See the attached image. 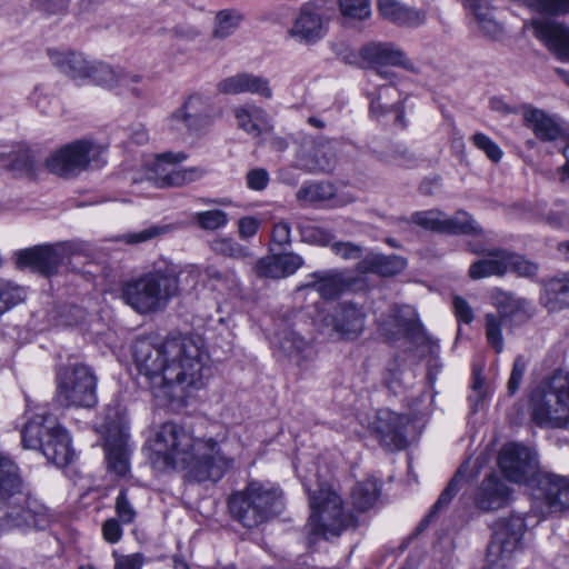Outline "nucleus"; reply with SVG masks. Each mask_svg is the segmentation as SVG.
<instances>
[{"mask_svg": "<svg viewBox=\"0 0 569 569\" xmlns=\"http://www.w3.org/2000/svg\"><path fill=\"white\" fill-rule=\"evenodd\" d=\"M132 356L153 396L170 403H183L188 389L202 386L204 371L208 370L200 345L184 335H171L163 339L140 337L133 342Z\"/></svg>", "mask_w": 569, "mask_h": 569, "instance_id": "f257e3e1", "label": "nucleus"}, {"mask_svg": "<svg viewBox=\"0 0 569 569\" xmlns=\"http://www.w3.org/2000/svg\"><path fill=\"white\" fill-rule=\"evenodd\" d=\"M152 451L161 468L182 469L197 481H218L232 467L233 460L212 439L194 438L184 427L166 422L157 431Z\"/></svg>", "mask_w": 569, "mask_h": 569, "instance_id": "f03ea898", "label": "nucleus"}, {"mask_svg": "<svg viewBox=\"0 0 569 569\" xmlns=\"http://www.w3.org/2000/svg\"><path fill=\"white\" fill-rule=\"evenodd\" d=\"M0 500L7 526L46 529L50 523L47 508L24 489L18 466L0 452Z\"/></svg>", "mask_w": 569, "mask_h": 569, "instance_id": "7ed1b4c3", "label": "nucleus"}, {"mask_svg": "<svg viewBox=\"0 0 569 569\" xmlns=\"http://www.w3.org/2000/svg\"><path fill=\"white\" fill-rule=\"evenodd\" d=\"M179 283L176 269L157 267L122 284L121 297L139 313H150L164 309L178 295Z\"/></svg>", "mask_w": 569, "mask_h": 569, "instance_id": "20e7f679", "label": "nucleus"}, {"mask_svg": "<svg viewBox=\"0 0 569 569\" xmlns=\"http://www.w3.org/2000/svg\"><path fill=\"white\" fill-rule=\"evenodd\" d=\"M26 449L40 450L48 461L64 467L73 459L71 439L58 419L47 412L31 416L21 432Z\"/></svg>", "mask_w": 569, "mask_h": 569, "instance_id": "39448f33", "label": "nucleus"}, {"mask_svg": "<svg viewBox=\"0 0 569 569\" xmlns=\"http://www.w3.org/2000/svg\"><path fill=\"white\" fill-rule=\"evenodd\" d=\"M311 513L306 525L309 536L329 539L338 537L349 527L356 526V518L346 513L340 496L326 483H319L318 489H307Z\"/></svg>", "mask_w": 569, "mask_h": 569, "instance_id": "423d86ee", "label": "nucleus"}, {"mask_svg": "<svg viewBox=\"0 0 569 569\" xmlns=\"http://www.w3.org/2000/svg\"><path fill=\"white\" fill-rule=\"evenodd\" d=\"M492 300L497 312L485 316L486 340L496 353H501L505 349L502 330L509 332L525 323L532 316V307L529 300L503 290H497Z\"/></svg>", "mask_w": 569, "mask_h": 569, "instance_id": "0eeeda50", "label": "nucleus"}, {"mask_svg": "<svg viewBox=\"0 0 569 569\" xmlns=\"http://www.w3.org/2000/svg\"><path fill=\"white\" fill-rule=\"evenodd\" d=\"M335 7V0H309L302 3L287 28L286 37L300 46L319 43L328 34Z\"/></svg>", "mask_w": 569, "mask_h": 569, "instance_id": "6e6552de", "label": "nucleus"}, {"mask_svg": "<svg viewBox=\"0 0 569 569\" xmlns=\"http://www.w3.org/2000/svg\"><path fill=\"white\" fill-rule=\"evenodd\" d=\"M532 420L541 428H562L569 422V375L555 372L532 407Z\"/></svg>", "mask_w": 569, "mask_h": 569, "instance_id": "1a4fd4ad", "label": "nucleus"}, {"mask_svg": "<svg viewBox=\"0 0 569 569\" xmlns=\"http://www.w3.org/2000/svg\"><path fill=\"white\" fill-rule=\"evenodd\" d=\"M57 380L59 405L91 408L97 403V378L89 367L82 363L66 367L58 372Z\"/></svg>", "mask_w": 569, "mask_h": 569, "instance_id": "9d476101", "label": "nucleus"}, {"mask_svg": "<svg viewBox=\"0 0 569 569\" xmlns=\"http://www.w3.org/2000/svg\"><path fill=\"white\" fill-rule=\"evenodd\" d=\"M531 508L540 518L569 510V478L553 472H538L531 483Z\"/></svg>", "mask_w": 569, "mask_h": 569, "instance_id": "9b49d317", "label": "nucleus"}, {"mask_svg": "<svg viewBox=\"0 0 569 569\" xmlns=\"http://www.w3.org/2000/svg\"><path fill=\"white\" fill-rule=\"evenodd\" d=\"M522 516L512 515L496 522L492 539L488 546V561L492 565L507 567L508 561L521 550L522 537L526 532Z\"/></svg>", "mask_w": 569, "mask_h": 569, "instance_id": "f8f14e48", "label": "nucleus"}, {"mask_svg": "<svg viewBox=\"0 0 569 569\" xmlns=\"http://www.w3.org/2000/svg\"><path fill=\"white\" fill-rule=\"evenodd\" d=\"M380 332L389 340L408 339L420 347L430 342L416 310L410 306L392 307L386 317L379 319Z\"/></svg>", "mask_w": 569, "mask_h": 569, "instance_id": "ddd939ff", "label": "nucleus"}, {"mask_svg": "<svg viewBox=\"0 0 569 569\" xmlns=\"http://www.w3.org/2000/svg\"><path fill=\"white\" fill-rule=\"evenodd\" d=\"M498 466L503 476L516 483H533L535 477L540 472L537 452L516 442L507 443L500 449Z\"/></svg>", "mask_w": 569, "mask_h": 569, "instance_id": "4468645a", "label": "nucleus"}, {"mask_svg": "<svg viewBox=\"0 0 569 569\" xmlns=\"http://www.w3.org/2000/svg\"><path fill=\"white\" fill-rule=\"evenodd\" d=\"M337 163L336 143L323 138L303 136L296 153L295 167L308 173L331 172Z\"/></svg>", "mask_w": 569, "mask_h": 569, "instance_id": "2eb2a0df", "label": "nucleus"}, {"mask_svg": "<svg viewBox=\"0 0 569 569\" xmlns=\"http://www.w3.org/2000/svg\"><path fill=\"white\" fill-rule=\"evenodd\" d=\"M99 153V149L90 141L78 140L66 144L54 152L48 160V169L58 176L69 177L86 170Z\"/></svg>", "mask_w": 569, "mask_h": 569, "instance_id": "dca6fc26", "label": "nucleus"}, {"mask_svg": "<svg viewBox=\"0 0 569 569\" xmlns=\"http://www.w3.org/2000/svg\"><path fill=\"white\" fill-rule=\"evenodd\" d=\"M184 152H163L156 157L152 179L161 188L182 187L199 180L204 171L199 167L180 168L178 163L184 161Z\"/></svg>", "mask_w": 569, "mask_h": 569, "instance_id": "f3484780", "label": "nucleus"}, {"mask_svg": "<svg viewBox=\"0 0 569 569\" xmlns=\"http://www.w3.org/2000/svg\"><path fill=\"white\" fill-rule=\"evenodd\" d=\"M535 38L546 46L560 61L569 62V28L552 18L538 17L523 22Z\"/></svg>", "mask_w": 569, "mask_h": 569, "instance_id": "a211bd4d", "label": "nucleus"}, {"mask_svg": "<svg viewBox=\"0 0 569 569\" xmlns=\"http://www.w3.org/2000/svg\"><path fill=\"white\" fill-rule=\"evenodd\" d=\"M362 58L372 66V71L381 78L393 81L395 73L388 67H401L410 72H417V67L396 44L390 42H373L362 48Z\"/></svg>", "mask_w": 569, "mask_h": 569, "instance_id": "6ab92c4d", "label": "nucleus"}, {"mask_svg": "<svg viewBox=\"0 0 569 569\" xmlns=\"http://www.w3.org/2000/svg\"><path fill=\"white\" fill-rule=\"evenodd\" d=\"M322 321L339 338L355 340L365 330L366 312L356 303L345 301L338 303Z\"/></svg>", "mask_w": 569, "mask_h": 569, "instance_id": "aec40b11", "label": "nucleus"}, {"mask_svg": "<svg viewBox=\"0 0 569 569\" xmlns=\"http://www.w3.org/2000/svg\"><path fill=\"white\" fill-rule=\"evenodd\" d=\"M470 252L482 258L469 267V277L479 280L488 277H502L508 272V250L502 248H488L477 240L468 242Z\"/></svg>", "mask_w": 569, "mask_h": 569, "instance_id": "412c9836", "label": "nucleus"}, {"mask_svg": "<svg viewBox=\"0 0 569 569\" xmlns=\"http://www.w3.org/2000/svg\"><path fill=\"white\" fill-rule=\"evenodd\" d=\"M249 498L262 510V515L269 521L282 513L286 507L282 489L270 481L251 480L243 488Z\"/></svg>", "mask_w": 569, "mask_h": 569, "instance_id": "4be33fe9", "label": "nucleus"}, {"mask_svg": "<svg viewBox=\"0 0 569 569\" xmlns=\"http://www.w3.org/2000/svg\"><path fill=\"white\" fill-rule=\"evenodd\" d=\"M512 497V489L496 473L487 476L476 489L473 500L482 511H495L506 507Z\"/></svg>", "mask_w": 569, "mask_h": 569, "instance_id": "5701e85b", "label": "nucleus"}, {"mask_svg": "<svg viewBox=\"0 0 569 569\" xmlns=\"http://www.w3.org/2000/svg\"><path fill=\"white\" fill-rule=\"evenodd\" d=\"M19 269L31 268L42 274L54 273L63 260L60 249L51 246H37L16 253Z\"/></svg>", "mask_w": 569, "mask_h": 569, "instance_id": "b1692460", "label": "nucleus"}, {"mask_svg": "<svg viewBox=\"0 0 569 569\" xmlns=\"http://www.w3.org/2000/svg\"><path fill=\"white\" fill-rule=\"evenodd\" d=\"M173 130L183 129L197 131L210 122L206 100L199 94L190 96L187 101L174 111L170 119Z\"/></svg>", "mask_w": 569, "mask_h": 569, "instance_id": "393cba45", "label": "nucleus"}, {"mask_svg": "<svg viewBox=\"0 0 569 569\" xmlns=\"http://www.w3.org/2000/svg\"><path fill=\"white\" fill-rule=\"evenodd\" d=\"M408 418L391 411H380L376 423V436L388 450H401L407 445Z\"/></svg>", "mask_w": 569, "mask_h": 569, "instance_id": "a878e982", "label": "nucleus"}, {"mask_svg": "<svg viewBox=\"0 0 569 569\" xmlns=\"http://www.w3.org/2000/svg\"><path fill=\"white\" fill-rule=\"evenodd\" d=\"M141 77L138 74H130L121 69H114L103 62H94L92 68V76L90 81L104 87L109 90H117L119 93L122 89L128 88L136 97H141L142 91L136 87Z\"/></svg>", "mask_w": 569, "mask_h": 569, "instance_id": "bb28decb", "label": "nucleus"}, {"mask_svg": "<svg viewBox=\"0 0 569 569\" xmlns=\"http://www.w3.org/2000/svg\"><path fill=\"white\" fill-rule=\"evenodd\" d=\"M217 90L223 94L252 93L266 99L272 97L268 79L248 72H240L222 79L218 82Z\"/></svg>", "mask_w": 569, "mask_h": 569, "instance_id": "cd10ccee", "label": "nucleus"}, {"mask_svg": "<svg viewBox=\"0 0 569 569\" xmlns=\"http://www.w3.org/2000/svg\"><path fill=\"white\" fill-rule=\"evenodd\" d=\"M370 114L378 121H381L389 113L395 114L393 122L406 127L403 107L398 101H390L391 98H398V90L393 86H380L375 91L369 92Z\"/></svg>", "mask_w": 569, "mask_h": 569, "instance_id": "c85d7f7f", "label": "nucleus"}, {"mask_svg": "<svg viewBox=\"0 0 569 569\" xmlns=\"http://www.w3.org/2000/svg\"><path fill=\"white\" fill-rule=\"evenodd\" d=\"M228 508L231 517L247 529L258 528L268 522L262 510L248 497L243 489L234 491L228 499Z\"/></svg>", "mask_w": 569, "mask_h": 569, "instance_id": "c756f323", "label": "nucleus"}, {"mask_svg": "<svg viewBox=\"0 0 569 569\" xmlns=\"http://www.w3.org/2000/svg\"><path fill=\"white\" fill-rule=\"evenodd\" d=\"M47 53L52 64L73 80H90L94 62L88 61L83 54L57 49H48Z\"/></svg>", "mask_w": 569, "mask_h": 569, "instance_id": "7c9ffc66", "label": "nucleus"}, {"mask_svg": "<svg viewBox=\"0 0 569 569\" xmlns=\"http://www.w3.org/2000/svg\"><path fill=\"white\" fill-rule=\"evenodd\" d=\"M379 13L400 27H418L426 21V13L410 8L398 0H377Z\"/></svg>", "mask_w": 569, "mask_h": 569, "instance_id": "2f4dec72", "label": "nucleus"}, {"mask_svg": "<svg viewBox=\"0 0 569 569\" xmlns=\"http://www.w3.org/2000/svg\"><path fill=\"white\" fill-rule=\"evenodd\" d=\"M272 346L283 356L292 359L298 365L311 353L309 343L293 329L283 328L277 331L271 340Z\"/></svg>", "mask_w": 569, "mask_h": 569, "instance_id": "473e14b6", "label": "nucleus"}, {"mask_svg": "<svg viewBox=\"0 0 569 569\" xmlns=\"http://www.w3.org/2000/svg\"><path fill=\"white\" fill-rule=\"evenodd\" d=\"M407 267V260L397 254L370 253L360 260L357 269L361 273H376L381 277H392Z\"/></svg>", "mask_w": 569, "mask_h": 569, "instance_id": "72a5a7b5", "label": "nucleus"}, {"mask_svg": "<svg viewBox=\"0 0 569 569\" xmlns=\"http://www.w3.org/2000/svg\"><path fill=\"white\" fill-rule=\"evenodd\" d=\"M108 470L118 477H126L130 471L129 449L123 435L108 438L104 445Z\"/></svg>", "mask_w": 569, "mask_h": 569, "instance_id": "f704fd0d", "label": "nucleus"}, {"mask_svg": "<svg viewBox=\"0 0 569 569\" xmlns=\"http://www.w3.org/2000/svg\"><path fill=\"white\" fill-rule=\"evenodd\" d=\"M234 117L240 129L258 137L262 131L269 128V118L267 112L256 104H244L236 108Z\"/></svg>", "mask_w": 569, "mask_h": 569, "instance_id": "c9c22d12", "label": "nucleus"}, {"mask_svg": "<svg viewBox=\"0 0 569 569\" xmlns=\"http://www.w3.org/2000/svg\"><path fill=\"white\" fill-rule=\"evenodd\" d=\"M525 122L541 141H553L560 136L559 126L539 109H529L523 114Z\"/></svg>", "mask_w": 569, "mask_h": 569, "instance_id": "e433bc0d", "label": "nucleus"}, {"mask_svg": "<svg viewBox=\"0 0 569 569\" xmlns=\"http://www.w3.org/2000/svg\"><path fill=\"white\" fill-rule=\"evenodd\" d=\"M310 277L315 281L307 283L306 287L316 288L317 292L326 299L336 297L347 286L343 273L338 270L316 271Z\"/></svg>", "mask_w": 569, "mask_h": 569, "instance_id": "4c0bfd02", "label": "nucleus"}, {"mask_svg": "<svg viewBox=\"0 0 569 569\" xmlns=\"http://www.w3.org/2000/svg\"><path fill=\"white\" fill-rule=\"evenodd\" d=\"M380 490V485L375 478L357 482L351 493L353 507L361 512L369 510L377 502Z\"/></svg>", "mask_w": 569, "mask_h": 569, "instance_id": "58836bf2", "label": "nucleus"}, {"mask_svg": "<svg viewBox=\"0 0 569 569\" xmlns=\"http://www.w3.org/2000/svg\"><path fill=\"white\" fill-rule=\"evenodd\" d=\"M546 306L550 310L561 309L569 305V274L549 280L545 287Z\"/></svg>", "mask_w": 569, "mask_h": 569, "instance_id": "ea45409f", "label": "nucleus"}, {"mask_svg": "<svg viewBox=\"0 0 569 569\" xmlns=\"http://www.w3.org/2000/svg\"><path fill=\"white\" fill-rule=\"evenodd\" d=\"M450 234H479L482 229L477 221L465 211H457L453 217L448 218L443 213V230Z\"/></svg>", "mask_w": 569, "mask_h": 569, "instance_id": "a19ab883", "label": "nucleus"}, {"mask_svg": "<svg viewBox=\"0 0 569 569\" xmlns=\"http://www.w3.org/2000/svg\"><path fill=\"white\" fill-rule=\"evenodd\" d=\"M463 476L458 471L440 493L438 500L432 506L428 516L420 522L418 529H423L438 513L449 506L453 497L459 492Z\"/></svg>", "mask_w": 569, "mask_h": 569, "instance_id": "79ce46f5", "label": "nucleus"}, {"mask_svg": "<svg viewBox=\"0 0 569 569\" xmlns=\"http://www.w3.org/2000/svg\"><path fill=\"white\" fill-rule=\"evenodd\" d=\"M242 21V14L233 9H223L217 12L212 38L226 39L234 33Z\"/></svg>", "mask_w": 569, "mask_h": 569, "instance_id": "37998d69", "label": "nucleus"}, {"mask_svg": "<svg viewBox=\"0 0 569 569\" xmlns=\"http://www.w3.org/2000/svg\"><path fill=\"white\" fill-rule=\"evenodd\" d=\"M206 274L214 290L227 292L239 290L240 280L234 270H219L211 266L206 269Z\"/></svg>", "mask_w": 569, "mask_h": 569, "instance_id": "c03bdc74", "label": "nucleus"}, {"mask_svg": "<svg viewBox=\"0 0 569 569\" xmlns=\"http://www.w3.org/2000/svg\"><path fill=\"white\" fill-rule=\"evenodd\" d=\"M341 16L348 20L363 21L371 16L370 0H335Z\"/></svg>", "mask_w": 569, "mask_h": 569, "instance_id": "a18cd8bd", "label": "nucleus"}, {"mask_svg": "<svg viewBox=\"0 0 569 569\" xmlns=\"http://www.w3.org/2000/svg\"><path fill=\"white\" fill-rule=\"evenodd\" d=\"M193 221L203 230L214 231L226 227L229 222V217L227 212L213 209L194 213Z\"/></svg>", "mask_w": 569, "mask_h": 569, "instance_id": "49530a36", "label": "nucleus"}, {"mask_svg": "<svg viewBox=\"0 0 569 569\" xmlns=\"http://www.w3.org/2000/svg\"><path fill=\"white\" fill-rule=\"evenodd\" d=\"M301 241L317 246H328L333 236L326 229L315 226L310 222H301L298 226Z\"/></svg>", "mask_w": 569, "mask_h": 569, "instance_id": "de8ad7c7", "label": "nucleus"}, {"mask_svg": "<svg viewBox=\"0 0 569 569\" xmlns=\"http://www.w3.org/2000/svg\"><path fill=\"white\" fill-rule=\"evenodd\" d=\"M332 196V187L329 183L310 182L303 184L297 192L299 201L318 202Z\"/></svg>", "mask_w": 569, "mask_h": 569, "instance_id": "09e8293b", "label": "nucleus"}, {"mask_svg": "<svg viewBox=\"0 0 569 569\" xmlns=\"http://www.w3.org/2000/svg\"><path fill=\"white\" fill-rule=\"evenodd\" d=\"M24 298L26 291L22 287L11 282L0 283V308L2 313L23 301Z\"/></svg>", "mask_w": 569, "mask_h": 569, "instance_id": "8fccbe9b", "label": "nucleus"}, {"mask_svg": "<svg viewBox=\"0 0 569 569\" xmlns=\"http://www.w3.org/2000/svg\"><path fill=\"white\" fill-rule=\"evenodd\" d=\"M538 270L539 267L536 262L508 251V271H512L518 277L531 279L537 276Z\"/></svg>", "mask_w": 569, "mask_h": 569, "instance_id": "3c124183", "label": "nucleus"}, {"mask_svg": "<svg viewBox=\"0 0 569 569\" xmlns=\"http://www.w3.org/2000/svg\"><path fill=\"white\" fill-rule=\"evenodd\" d=\"M211 248L216 253L233 259H241L248 256L247 248L231 238L214 239Z\"/></svg>", "mask_w": 569, "mask_h": 569, "instance_id": "603ef678", "label": "nucleus"}, {"mask_svg": "<svg viewBox=\"0 0 569 569\" xmlns=\"http://www.w3.org/2000/svg\"><path fill=\"white\" fill-rule=\"evenodd\" d=\"M411 221L427 230L437 232H442L443 230V212L439 210L415 212L411 216Z\"/></svg>", "mask_w": 569, "mask_h": 569, "instance_id": "864d4df0", "label": "nucleus"}, {"mask_svg": "<svg viewBox=\"0 0 569 569\" xmlns=\"http://www.w3.org/2000/svg\"><path fill=\"white\" fill-rule=\"evenodd\" d=\"M278 254H269L259 259L254 264V272L260 278L280 279L281 272Z\"/></svg>", "mask_w": 569, "mask_h": 569, "instance_id": "5fc2aeb1", "label": "nucleus"}, {"mask_svg": "<svg viewBox=\"0 0 569 569\" xmlns=\"http://www.w3.org/2000/svg\"><path fill=\"white\" fill-rule=\"evenodd\" d=\"M383 161L398 167L411 168L417 164V157L406 147L396 146L383 156Z\"/></svg>", "mask_w": 569, "mask_h": 569, "instance_id": "6e6d98bb", "label": "nucleus"}, {"mask_svg": "<svg viewBox=\"0 0 569 569\" xmlns=\"http://www.w3.org/2000/svg\"><path fill=\"white\" fill-rule=\"evenodd\" d=\"M28 167L27 153L21 150H12L8 153H0V170L19 171Z\"/></svg>", "mask_w": 569, "mask_h": 569, "instance_id": "4d7b16f0", "label": "nucleus"}, {"mask_svg": "<svg viewBox=\"0 0 569 569\" xmlns=\"http://www.w3.org/2000/svg\"><path fill=\"white\" fill-rule=\"evenodd\" d=\"M546 222L555 228H563L569 226V204L562 200L555 202V208L550 209L546 214Z\"/></svg>", "mask_w": 569, "mask_h": 569, "instance_id": "13d9d810", "label": "nucleus"}, {"mask_svg": "<svg viewBox=\"0 0 569 569\" xmlns=\"http://www.w3.org/2000/svg\"><path fill=\"white\" fill-rule=\"evenodd\" d=\"M116 512L122 523H132L136 519L137 511L128 498L126 489H121L116 498Z\"/></svg>", "mask_w": 569, "mask_h": 569, "instance_id": "bf43d9fd", "label": "nucleus"}, {"mask_svg": "<svg viewBox=\"0 0 569 569\" xmlns=\"http://www.w3.org/2000/svg\"><path fill=\"white\" fill-rule=\"evenodd\" d=\"M170 230L169 226H151L143 230L131 232L122 236V240L129 244H136L149 241L160 234H163Z\"/></svg>", "mask_w": 569, "mask_h": 569, "instance_id": "052dcab7", "label": "nucleus"}, {"mask_svg": "<svg viewBox=\"0 0 569 569\" xmlns=\"http://www.w3.org/2000/svg\"><path fill=\"white\" fill-rule=\"evenodd\" d=\"M472 142L478 149L482 150L491 161H500L502 157V150L488 136L481 132L475 133L472 136Z\"/></svg>", "mask_w": 569, "mask_h": 569, "instance_id": "680f3d73", "label": "nucleus"}, {"mask_svg": "<svg viewBox=\"0 0 569 569\" xmlns=\"http://www.w3.org/2000/svg\"><path fill=\"white\" fill-rule=\"evenodd\" d=\"M526 369L527 361L522 356H518L513 361L512 370L507 386L508 393L510 396L515 395L518 391L522 382Z\"/></svg>", "mask_w": 569, "mask_h": 569, "instance_id": "e2e57ef3", "label": "nucleus"}, {"mask_svg": "<svg viewBox=\"0 0 569 569\" xmlns=\"http://www.w3.org/2000/svg\"><path fill=\"white\" fill-rule=\"evenodd\" d=\"M280 269L283 272V278L293 274L298 269L303 266V259L301 256L295 252H286L278 254Z\"/></svg>", "mask_w": 569, "mask_h": 569, "instance_id": "0e129e2a", "label": "nucleus"}, {"mask_svg": "<svg viewBox=\"0 0 569 569\" xmlns=\"http://www.w3.org/2000/svg\"><path fill=\"white\" fill-rule=\"evenodd\" d=\"M331 250L345 260H357L362 257L363 250L360 246L352 242H335Z\"/></svg>", "mask_w": 569, "mask_h": 569, "instance_id": "69168bd1", "label": "nucleus"}, {"mask_svg": "<svg viewBox=\"0 0 569 569\" xmlns=\"http://www.w3.org/2000/svg\"><path fill=\"white\" fill-rule=\"evenodd\" d=\"M114 569H141L143 565L142 553L118 555L113 552Z\"/></svg>", "mask_w": 569, "mask_h": 569, "instance_id": "338daca9", "label": "nucleus"}, {"mask_svg": "<svg viewBox=\"0 0 569 569\" xmlns=\"http://www.w3.org/2000/svg\"><path fill=\"white\" fill-rule=\"evenodd\" d=\"M269 183V173L266 169L256 168L247 173V184L250 189L262 191Z\"/></svg>", "mask_w": 569, "mask_h": 569, "instance_id": "774afa93", "label": "nucleus"}]
</instances>
